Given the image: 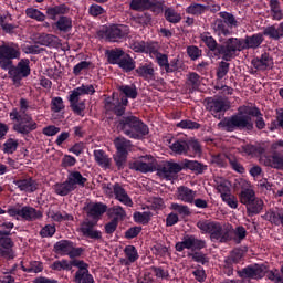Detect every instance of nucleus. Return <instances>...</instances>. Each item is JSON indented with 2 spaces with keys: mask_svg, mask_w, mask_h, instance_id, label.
Returning <instances> with one entry per match:
<instances>
[{
  "mask_svg": "<svg viewBox=\"0 0 283 283\" xmlns=\"http://www.w3.org/2000/svg\"><path fill=\"white\" fill-rule=\"evenodd\" d=\"M264 115L256 106H240L238 114L223 118L219 123V127H223L226 132H253L256 129H264L266 122H264ZM255 119V127L253 119Z\"/></svg>",
  "mask_w": 283,
  "mask_h": 283,
  "instance_id": "1",
  "label": "nucleus"
},
{
  "mask_svg": "<svg viewBox=\"0 0 283 283\" xmlns=\"http://www.w3.org/2000/svg\"><path fill=\"white\" fill-rule=\"evenodd\" d=\"M118 93H113L112 96H108L104 99V108L106 114H115V116H123L129 105V99L133 101L138 98V90L136 85H119L117 87Z\"/></svg>",
  "mask_w": 283,
  "mask_h": 283,
  "instance_id": "2",
  "label": "nucleus"
},
{
  "mask_svg": "<svg viewBox=\"0 0 283 283\" xmlns=\"http://www.w3.org/2000/svg\"><path fill=\"white\" fill-rule=\"evenodd\" d=\"M118 132L133 140H142L149 134V126L134 115L123 114L116 122Z\"/></svg>",
  "mask_w": 283,
  "mask_h": 283,
  "instance_id": "3",
  "label": "nucleus"
},
{
  "mask_svg": "<svg viewBox=\"0 0 283 283\" xmlns=\"http://www.w3.org/2000/svg\"><path fill=\"white\" fill-rule=\"evenodd\" d=\"M201 41L208 48V56L210 59H222V61H233V38L226 39L221 44L211 35L206 32L201 34Z\"/></svg>",
  "mask_w": 283,
  "mask_h": 283,
  "instance_id": "4",
  "label": "nucleus"
},
{
  "mask_svg": "<svg viewBox=\"0 0 283 283\" xmlns=\"http://www.w3.org/2000/svg\"><path fill=\"white\" fill-rule=\"evenodd\" d=\"M237 275L241 277V280H263L266 277L271 282L274 283H283V276L280 273V270H269L266 265L254 263L247 265L245 268L238 270Z\"/></svg>",
  "mask_w": 283,
  "mask_h": 283,
  "instance_id": "5",
  "label": "nucleus"
},
{
  "mask_svg": "<svg viewBox=\"0 0 283 283\" xmlns=\"http://www.w3.org/2000/svg\"><path fill=\"white\" fill-rule=\"evenodd\" d=\"M65 14H70V7L65 3L46 8V17L51 21H54L51 24L52 30L55 32H63L64 34L72 32V18Z\"/></svg>",
  "mask_w": 283,
  "mask_h": 283,
  "instance_id": "6",
  "label": "nucleus"
},
{
  "mask_svg": "<svg viewBox=\"0 0 283 283\" xmlns=\"http://www.w3.org/2000/svg\"><path fill=\"white\" fill-rule=\"evenodd\" d=\"M197 228H199L201 233H208L212 242L227 244L231 240V232L228 229V224L223 226L218 221L202 219L197 222Z\"/></svg>",
  "mask_w": 283,
  "mask_h": 283,
  "instance_id": "7",
  "label": "nucleus"
},
{
  "mask_svg": "<svg viewBox=\"0 0 283 283\" xmlns=\"http://www.w3.org/2000/svg\"><path fill=\"white\" fill-rule=\"evenodd\" d=\"M264 29L263 32L247 35L245 39L232 38V60L240 55L244 50H258L264 43Z\"/></svg>",
  "mask_w": 283,
  "mask_h": 283,
  "instance_id": "8",
  "label": "nucleus"
},
{
  "mask_svg": "<svg viewBox=\"0 0 283 283\" xmlns=\"http://www.w3.org/2000/svg\"><path fill=\"white\" fill-rule=\"evenodd\" d=\"M94 94H96V90L92 84H82L81 86L71 91V94L69 95V103L72 112L75 113L76 116H84L83 113L85 112V102H81V96H94Z\"/></svg>",
  "mask_w": 283,
  "mask_h": 283,
  "instance_id": "9",
  "label": "nucleus"
},
{
  "mask_svg": "<svg viewBox=\"0 0 283 283\" xmlns=\"http://www.w3.org/2000/svg\"><path fill=\"white\" fill-rule=\"evenodd\" d=\"M10 118L11 120L17 122L13 125V132H17V134H21V136H30L32 132H36V129H39V124H36L31 115H21L19 111H17V108H14L10 113Z\"/></svg>",
  "mask_w": 283,
  "mask_h": 283,
  "instance_id": "10",
  "label": "nucleus"
},
{
  "mask_svg": "<svg viewBox=\"0 0 283 283\" xmlns=\"http://www.w3.org/2000/svg\"><path fill=\"white\" fill-rule=\"evenodd\" d=\"M14 59H21V48L14 42L0 45V69L8 71Z\"/></svg>",
  "mask_w": 283,
  "mask_h": 283,
  "instance_id": "11",
  "label": "nucleus"
},
{
  "mask_svg": "<svg viewBox=\"0 0 283 283\" xmlns=\"http://www.w3.org/2000/svg\"><path fill=\"white\" fill-rule=\"evenodd\" d=\"M7 72L14 85H19L22 78H28L30 74H32V69H30V59L23 57L21 59L17 65L12 63Z\"/></svg>",
  "mask_w": 283,
  "mask_h": 283,
  "instance_id": "12",
  "label": "nucleus"
},
{
  "mask_svg": "<svg viewBox=\"0 0 283 283\" xmlns=\"http://www.w3.org/2000/svg\"><path fill=\"white\" fill-rule=\"evenodd\" d=\"M104 189L107 196H114L115 200H118V202H122V205H125L126 207H134L132 197H129L127 190H125L119 182L107 184Z\"/></svg>",
  "mask_w": 283,
  "mask_h": 283,
  "instance_id": "13",
  "label": "nucleus"
},
{
  "mask_svg": "<svg viewBox=\"0 0 283 283\" xmlns=\"http://www.w3.org/2000/svg\"><path fill=\"white\" fill-rule=\"evenodd\" d=\"M104 35L109 43H120L129 35V27L125 24H112L106 27Z\"/></svg>",
  "mask_w": 283,
  "mask_h": 283,
  "instance_id": "14",
  "label": "nucleus"
},
{
  "mask_svg": "<svg viewBox=\"0 0 283 283\" xmlns=\"http://www.w3.org/2000/svg\"><path fill=\"white\" fill-rule=\"evenodd\" d=\"M229 107L230 106L227 104V101L222 98L210 97L207 102V109H209L212 116L218 118V120L222 119L226 112H229Z\"/></svg>",
  "mask_w": 283,
  "mask_h": 283,
  "instance_id": "15",
  "label": "nucleus"
},
{
  "mask_svg": "<svg viewBox=\"0 0 283 283\" xmlns=\"http://www.w3.org/2000/svg\"><path fill=\"white\" fill-rule=\"evenodd\" d=\"M182 170H185V160H182L180 164L168 161L163 166L157 167L158 176H163L167 179H170L172 174H180Z\"/></svg>",
  "mask_w": 283,
  "mask_h": 283,
  "instance_id": "16",
  "label": "nucleus"
},
{
  "mask_svg": "<svg viewBox=\"0 0 283 283\" xmlns=\"http://www.w3.org/2000/svg\"><path fill=\"white\" fill-rule=\"evenodd\" d=\"M83 211H85L87 218L101 220V217L107 213V205L103 202H88L84 206Z\"/></svg>",
  "mask_w": 283,
  "mask_h": 283,
  "instance_id": "17",
  "label": "nucleus"
},
{
  "mask_svg": "<svg viewBox=\"0 0 283 283\" xmlns=\"http://www.w3.org/2000/svg\"><path fill=\"white\" fill-rule=\"evenodd\" d=\"M94 227H96V222L83 221L80 227L81 233L91 240H103V232L101 230H94Z\"/></svg>",
  "mask_w": 283,
  "mask_h": 283,
  "instance_id": "18",
  "label": "nucleus"
},
{
  "mask_svg": "<svg viewBox=\"0 0 283 283\" xmlns=\"http://www.w3.org/2000/svg\"><path fill=\"white\" fill-rule=\"evenodd\" d=\"M0 258L8 261L17 258V252H14V241H12V239L0 238Z\"/></svg>",
  "mask_w": 283,
  "mask_h": 283,
  "instance_id": "19",
  "label": "nucleus"
},
{
  "mask_svg": "<svg viewBox=\"0 0 283 283\" xmlns=\"http://www.w3.org/2000/svg\"><path fill=\"white\" fill-rule=\"evenodd\" d=\"M20 218L25 220V222H34L43 218V212L41 210H36L34 207L24 206L20 208Z\"/></svg>",
  "mask_w": 283,
  "mask_h": 283,
  "instance_id": "20",
  "label": "nucleus"
},
{
  "mask_svg": "<svg viewBox=\"0 0 283 283\" xmlns=\"http://www.w3.org/2000/svg\"><path fill=\"white\" fill-rule=\"evenodd\" d=\"M13 184L20 191H24L25 193H34L39 189V182L32 177L14 180Z\"/></svg>",
  "mask_w": 283,
  "mask_h": 283,
  "instance_id": "21",
  "label": "nucleus"
},
{
  "mask_svg": "<svg viewBox=\"0 0 283 283\" xmlns=\"http://www.w3.org/2000/svg\"><path fill=\"white\" fill-rule=\"evenodd\" d=\"M129 169L139 171V174H154V171H158V168L154 163H145L143 159L130 163Z\"/></svg>",
  "mask_w": 283,
  "mask_h": 283,
  "instance_id": "22",
  "label": "nucleus"
},
{
  "mask_svg": "<svg viewBox=\"0 0 283 283\" xmlns=\"http://www.w3.org/2000/svg\"><path fill=\"white\" fill-rule=\"evenodd\" d=\"M197 193V191L187 186H180L177 188L178 200H181V202H187L188 205H192L193 200H196Z\"/></svg>",
  "mask_w": 283,
  "mask_h": 283,
  "instance_id": "23",
  "label": "nucleus"
},
{
  "mask_svg": "<svg viewBox=\"0 0 283 283\" xmlns=\"http://www.w3.org/2000/svg\"><path fill=\"white\" fill-rule=\"evenodd\" d=\"M137 76L144 78V81H154V76H156V70H154V63H145L140 64L135 70Z\"/></svg>",
  "mask_w": 283,
  "mask_h": 283,
  "instance_id": "24",
  "label": "nucleus"
},
{
  "mask_svg": "<svg viewBox=\"0 0 283 283\" xmlns=\"http://www.w3.org/2000/svg\"><path fill=\"white\" fill-rule=\"evenodd\" d=\"M228 230L230 231L229 242L233 241L235 244H241L242 240H245L247 238V228L243 226H238L233 229V226L228 224Z\"/></svg>",
  "mask_w": 283,
  "mask_h": 283,
  "instance_id": "25",
  "label": "nucleus"
},
{
  "mask_svg": "<svg viewBox=\"0 0 283 283\" xmlns=\"http://www.w3.org/2000/svg\"><path fill=\"white\" fill-rule=\"evenodd\" d=\"M264 165L265 167H271V169L283 171V155L277 151H273L272 155L265 158Z\"/></svg>",
  "mask_w": 283,
  "mask_h": 283,
  "instance_id": "26",
  "label": "nucleus"
},
{
  "mask_svg": "<svg viewBox=\"0 0 283 283\" xmlns=\"http://www.w3.org/2000/svg\"><path fill=\"white\" fill-rule=\"evenodd\" d=\"M184 168L189 169L196 176H200L207 171L208 166L198 160L184 159Z\"/></svg>",
  "mask_w": 283,
  "mask_h": 283,
  "instance_id": "27",
  "label": "nucleus"
},
{
  "mask_svg": "<svg viewBox=\"0 0 283 283\" xmlns=\"http://www.w3.org/2000/svg\"><path fill=\"white\" fill-rule=\"evenodd\" d=\"M105 56L109 65H118L125 56V51L120 48L106 50Z\"/></svg>",
  "mask_w": 283,
  "mask_h": 283,
  "instance_id": "28",
  "label": "nucleus"
},
{
  "mask_svg": "<svg viewBox=\"0 0 283 283\" xmlns=\"http://www.w3.org/2000/svg\"><path fill=\"white\" fill-rule=\"evenodd\" d=\"M263 34L269 36V39H272V41H280V39H283V22H281L277 27L272 24L264 28Z\"/></svg>",
  "mask_w": 283,
  "mask_h": 283,
  "instance_id": "29",
  "label": "nucleus"
},
{
  "mask_svg": "<svg viewBox=\"0 0 283 283\" xmlns=\"http://www.w3.org/2000/svg\"><path fill=\"white\" fill-rule=\"evenodd\" d=\"M252 65L255 70H269L273 65V59L269 53L264 52L260 57L252 61Z\"/></svg>",
  "mask_w": 283,
  "mask_h": 283,
  "instance_id": "30",
  "label": "nucleus"
},
{
  "mask_svg": "<svg viewBox=\"0 0 283 283\" xmlns=\"http://www.w3.org/2000/svg\"><path fill=\"white\" fill-rule=\"evenodd\" d=\"M114 145L117 154L129 155L132 151V140L125 137H117L114 139Z\"/></svg>",
  "mask_w": 283,
  "mask_h": 283,
  "instance_id": "31",
  "label": "nucleus"
},
{
  "mask_svg": "<svg viewBox=\"0 0 283 283\" xmlns=\"http://www.w3.org/2000/svg\"><path fill=\"white\" fill-rule=\"evenodd\" d=\"M95 163L99 165V167H104L105 169H109L112 165V158L105 153L103 149L94 150L93 153Z\"/></svg>",
  "mask_w": 283,
  "mask_h": 283,
  "instance_id": "32",
  "label": "nucleus"
},
{
  "mask_svg": "<svg viewBox=\"0 0 283 283\" xmlns=\"http://www.w3.org/2000/svg\"><path fill=\"white\" fill-rule=\"evenodd\" d=\"M270 12L273 21L283 20V11L280 0H269Z\"/></svg>",
  "mask_w": 283,
  "mask_h": 283,
  "instance_id": "33",
  "label": "nucleus"
},
{
  "mask_svg": "<svg viewBox=\"0 0 283 283\" xmlns=\"http://www.w3.org/2000/svg\"><path fill=\"white\" fill-rule=\"evenodd\" d=\"M117 65L123 72H126V74L136 70V61L129 56V54H125Z\"/></svg>",
  "mask_w": 283,
  "mask_h": 283,
  "instance_id": "34",
  "label": "nucleus"
},
{
  "mask_svg": "<svg viewBox=\"0 0 283 283\" xmlns=\"http://www.w3.org/2000/svg\"><path fill=\"white\" fill-rule=\"evenodd\" d=\"M8 15H1L0 17V28L4 32V34H10V36L14 34H19L18 24L14 23H8L7 21Z\"/></svg>",
  "mask_w": 283,
  "mask_h": 283,
  "instance_id": "35",
  "label": "nucleus"
},
{
  "mask_svg": "<svg viewBox=\"0 0 283 283\" xmlns=\"http://www.w3.org/2000/svg\"><path fill=\"white\" fill-rule=\"evenodd\" d=\"M66 180L72 187H76V185L78 187H85V182H87V178L83 177L80 171L69 172Z\"/></svg>",
  "mask_w": 283,
  "mask_h": 283,
  "instance_id": "36",
  "label": "nucleus"
},
{
  "mask_svg": "<svg viewBox=\"0 0 283 283\" xmlns=\"http://www.w3.org/2000/svg\"><path fill=\"white\" fill-rule=\"evenodd\" d=\"M73 244L74 242H72L71 240H61L54 244L53 249L55 253H59L61 255H70V251Z\"/></svg>",
  "mask_w": 283,
  "mask_h": 283,
  "instance_id": "37",
  "label": "nucleus"
},
{
  "mask_svg": "<svg viewBox=\"0 0 283 283\" xmlns=\"http://www.w3.org/2000/svg\"><path fill=\"white\" fill-rule=\"evenodd\" d=\"M200 156L202 154V146L200 145V142L192 139L186 142V156Z\"/></svg>",
  "mask_w": 283,
  "mask_h": 283,
  "instance_id": "38",
  "label": "nucleus"
},
{
  "mask_svg": "<svg viewBox=\"0 0 283 283\" xmlns=\"http://www.w3.org/2000/svg\"><path fill=\"white\" fill-rule=\"evenodd\" d=\"M74 189H76V187H72L69 182L67 179L64 182H60V184H55L54 186V191L57 196H70V193H72V191H74Z\"/></svg>",
  "mask_w": 283,
  "mask_h": 283,
  "instance_id": "39",
  "label": "nucleus"
},
{
  "mask_svg": "<svg viewBox=\"0 0 283 283\" xmlns=\"http://www.w3.org/2000/svg\"><path fill=\"white\" fill-rule=\"evenodd\" d=\"M188 258H191L192 262H197V264H201L202 266H209V255H207L202 251H195L188 254Z\"/></svg>",
  "mask_w": 283,
  "mask_h": 283,
  "instance_id": "40",
  "label": "nucleus"
},
{
  "mask_svg": "<svg viewBox=\"0 0 283 283\" xmlns=\"http://www.w3.org/2000/svg\"><path fill=\"white\" fill-rule=\"evenodd\" d=\"M72 266H75L76 269H78L75 272V276L77 280H81L85 271L90 270V264L85 263V261L83 260H76V259L71 260V268Z\"/></svg>",
  "mask_w": 283,
  "mask_h": 283,
  "instance_id": "41",
  "label": "nucleus"
},
{
  "mask_svg": "<svg viewBox=\"0 0 283 283\" xmlns=\"http://www.w3.org/2000/svg\"><path fill=\"white\" fill-rule=\"evenodd\" d=\"M207 12V6L192 2L186 8V14H192V17H200Z\"/></svg>",
  "mask_w": 283,
  "mask_h": 283,
  "instance_id": "42",
  "label": "nucleus"
},
{
  "mask_svg": "<svg viewBox=\"0 0 283 283\" xmlns=\"http://www.w3.org/2000/svg\"><path fill=\"white\" fill-rule=\"evenodd\" d=\"M171 151L178 156H187V140L177 139L170 145Z\"/></svg>",
  "mask_w": 283,
  "mask_h": 283,
  "instance_id": "43",
  "label": "nucleus"
},
{
  "mask_svg": "<svg viewBox=\"0 0 283 283\" xmlns=\"http://www.w3.org/2000/svg\"><path fill=\"white\" fill-rule=\"evenodd\" d=\"M221 21L228 27V28H238V20L235 19V15L233 13L221 11L218 13Z\"/></svg>",
  "mask_w": 283,
  "mask_h": 283,
  "instance_id": "44",
  "label": "nucleus"
},
{
  "mask_svg": "<svg viewBox=\"0 0 283 283\" xmlns=\"http://www.w3.org/2000/svg\"><path fill=\"white\" fill-rule=\"evenodd\" d=\"M25 15L29 19H33L34 21H38L39 23H43V21H45V19L48 18L45 13H43L41 10L34 9V8H27Z\"/></svg>",
  "mask_w": 283,
  "mask_h": 283,
  "instance_id": "45",
  "label": "nucleus"
},
{
  "mask_svg": "<svg viewBox=\"0 0 283 283\" xmlns=\"http://www.w3.org/2000/svg\"><path fill=\"white\" fill-rule=\"evenodd\" d=\"M145 10H149L153 12V14H155V17H158V14H163L165 10V3L158 0H150L145 7Z\"/></svg>",
  "mask_w": 283,
  "mask_h": 283,
  "instance_id": "46",
  "label": "nucleus"
},
{
  "mask_svg": "<svg viewBox=\"0 0 283 283\" xmlns=\"http://www.w3.org/2000/svg\"><path fill=\"white\" fill-rule=\"evenodd\" d=\"M244 260V251L242 249H234L230 252V255L226 258L227 262H230V264H240Z\"/></svg>",
  "mask_w": 283,
  "mask_h": 283,
  "instance_id": "47",
  "label": "nucleus"
},
{
  "mask_svg": "<svg viewBox=\"0 0 283 283\" xmlns=\"http://www.w3.org/2000/svg\"><path fill=\"white\" fill-rule=\"evenodd\" d=\"M164 17H165L166 21H168V23L176 24V23H180V21H182V15H180V13H178L172 8H167L165 10Z\"/></svg>",
  "mask_w": 283,
  "mask_h": 283,
  "instance_id": "48",
  "label": "nucleus"
},
{
  "mask_svg": "<svg viewBox=\"0 0 283 283\" xmlns=\"http://www.w3.org/2000/svg\"><path fill=\"white\" fill-rule=\"evenodd\" d=\"M262 209H264V201L262 199H256L247 208V212L248 216H258L262 213Z\"/></svg>",
  "mask_w": 283,
  "mask_h": 283,
  "instance_id": "49",
  "label": "nucleus"
},
{
  "mask_svg": "<svg viewBox=\"0 0 283 283\" xmlns=\"http://www.w3.org/2000/svg\"><path fill=\"white\" fill-rule=\"evenodd\" d=\"M17 149H19V139L8 138L3 143V148H2L3 154H14Z\"/></svg>",
  "mask_w": 283,
  "mask_h": 283,
  "instance_id": "50",
  "label": "nucleus"
},
{
  "mask_svg": "<svg viewBox=\"0 0 283 283\" xmlns=\"http://www.w3.org/2000/svg\"><path fill=\"white\" fill-rule=\"evenodd\" d=\"M187 85L192 90V92H196L200 88V75L196 72H191L188 75L187 78Z\"/></svg>",
  "mask_w": 283,
  "mask_h": 283,
  "instance_id": "51",
  "label": "nucleus"
},
{
  "mask_svg": "<svg viewBox=\"0 0 283 283\" xmlns=\"http://www.w3.org/2000/svg\"><path fill=\"white\" fill-rule=\"evenodd\" d=\"M21 269L24 273H42L43 262H41V261H31L29 268H25V265L21 264Z\"/></svg>",
  "mask_w": 283,
  "mask_h": 283,
  "instance_id": "52",
  "label": "nucleus"
},
{
  "mask_svg": "<svg viewBox=\"0 0 283 283\" xmlns=\"http://www.w3.org/2000/svg\"><path fill=\"white\" fill-rule=\"evenodd\" d=\"M40 43L41 45H44L45 48H54L56 43H59V36L53 34H42L40 36Z\"/></svg>",
  "mask_w": 283,
  "mask_h": 283,
  "instance_id": "53",
  "label": "nucleus"
},
{
  "mask_svg": "<svg viewBox=\"0 0 283 283\" xmlns=\"http://www.w3.org/2000/svg\"><path fill=\"white\" fill-rule=\"evenodd\" d=\"M255 196V190L251 188H243L239 195L241 205L247 206L248 202Z\"/></svg>",
  "mask_w": 283,
  "mask_h": 283,
  "instance_id": "54",
  "label": "nucleus"
},
{
  "mask_svg": "<svg viewBox=\"0 0 283 283\" xmlns=\"http://www.w3.org/2000/svg\"><path fill=\"white\" fill-rule=\"evenodd\" d=\"M213 30L218 34V36H229V34H231V31L229 30L227 24L222 22V20H217L213 25Z\"/></svg>",
  "mask_w": 283,
  "mask_h": 283,
  "instance_id": "55",
  "label": "nucleus"
},
{
  "mask_svg": "<svg viewBox=\"0 0 283 283\" xmlns=\"http://www.w3.org/2000/svg\"><path fill=\"white\" fill-rule=\"evenodd\" d=\"M127 156L129 155H126L124 153H116L114 155V163L118 169V171H123V169H125V166L127 165Z\"/></svg>",
  "mask_w": 283,
  "mask_h": 283,
  "instance_id": "56",
  "label": "nucleus"
},
{
  "mask_svg": "<svg viewBox=\"0 0 283 283\" xmlns=\"http://www.w3.org/2000/svg\"><path fill=\"white\" fill-rule=\"evenodd\" d=\"M124 253L128 260V262L134 263L136 260H138V250H136V247L134 245H126L124 249Z\"/></svg>",
  "mask_w": 283,
  "mask_h": 283,
  "instance_id": "57",
  "label": "nucleus"
},
{
  "mask_svg": "<svg viewBox=\"0 0 283 283\" xmlns=\"http://www.w3.org/2000/svg\"><path fill=\"white\" fill-rule=\"evenodd\" d=\"M133 218L134 222H137L138 224H149L151 214L149 212H135Z\"/></svg>",
  "mask_w": 283,
  "mask_h": 283,
  "instance_id": "58",
  "label": "nucleus"
},
{
  "mask_svg": "<svg viewBox=\"0 0 283 283\" xmlns=\"http://www.w3.org/2000/svg\"><path fill=\"white\" fill-rule=\"evenodd\" d=\"M177 127L179 129H200L201 125L197 122L191 119H182L181 122L177 123Z\"/></svg>",
  "mask_w": 283,
  "mask_h": 283,
  "instance_id": "59",
  "label": "nucleus"
},
{
  "mask_svg": "<svg viewBox=\"0 0 283 283\" xmlns=\"http://www.w3.org/2000/svg\"><path fill=\"white\" fill-rule=\"evenodd\" d=\"M155 59L160 70L167 72V69L169 67V56L165 53L159 52L158 55H155Z\"/></svg>",
  "mask_w": 283,
  "mask_h": 283,
  "instance_id": "60",
  "label": "nucleus"
},
{
  "mask_svg": "<svg viewBox=\"0 0 283 283\" xmlns=\"http://www.w3.org/2000/svg\"><path fill=\"white\" fill-rule=\"evenodd\" d=\"M229 61L223 60L219 63V67L217 70V78H219V81H222V78H224V76L229 74Z\"/></svg>",
  "mask_w": 283,
  "mask_h": 283,
  "instance_id": "61",
  "label": "nucleus"
},
{
  "mask_svg": "<svg viewBox=\"0 0 283 283\" xmlns=\"http://www.w3.org/2000/svg\"><path fill=\"white\" fill-rule=\"evenodd\" d=\"M175 249L178 253H182L185 249H191V235H186L182 241L177 242Z\"/></svg>",
  "mask_w": 283,
  "mask_h": 283,
  "instance_id": "62",
  "label": "nucleus"
},
{
  "mask_svg": "<svg viewBox=\"0 0 283 283\" xmlns=\"http://www.w3.org/2000/svg\"><path fill=\"white\" fill-rule=\"evenodd\" d=\"M221 200L230 207V209H238V198L231 193H223Z\"/></svg>",
  "mask_w": 283,
  "mask_h": 283,
  "instance_id": "63",
  "label": "nucleus"
},
{
  "mask_svg": "<svg viewBox=\"0 0 283 283\" xmlns=\"http://www.w3.org/2000/svg\"><path fill=\"white\" fill-rule=\"evenodd\" d=\"M170 209L179 213V216H191V210L189 209L188 206L185 205L171 203Z\"/></svg>",
  "mask_w": 283,
  "mask_h": 283,
  "instance_id": "64",
  "label": "nucleus"
}]
</instances>
